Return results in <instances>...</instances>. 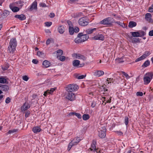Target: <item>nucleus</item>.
I'll list each match as a JSON object with an SVG mask.
<instances>
[{"mask_svg":"<svg viewBox=\"0 0 153 153\" xmlns=\"http://www.w3.org/2000/svg\"><path fill=\"white\" fill-rule=\"evenodd\" d=\"M17 45V43L16 39H11L9 42V45L8 48L9 52L13 53L15 51Z\"/></svg>","mask_w":153,"mask_h":153,"instance_id":"obj_1","label":"nucleus"},{"mask_svg":"<svg viewBox=\"0 0 153 153\" xmlns=\"http://www.w3.org/2000/svg\"><path fill=\"white\" fill-rule=\"evenodd\" d=\"M78 86L75 84H71L68 85L66 87V90L68 92H72L78 90Z\"/></svg>","mask_w":153,"mask_h":153,"instance_id":"obj_2","label":"nucleus"},{"mask_svg":"<svg viewBox=\"0 0 153 153\" xmlns=\"http://www.w3.org/2000/svg\"><path fill=\"white\" fill-rule=\"evenodd\" d=\"M153 76V74L152 73L149 72L146 73L143 78L144 84L147 85L149 84L150 82L151 79H152Z\"/></svg>","mask_w":153,"mask_h":153,"instance_id":"obj_3","label":"nucleus"},{"mask_svg":"<svg viewBox=\"0 0 153 153\" xmlns=\"http://www.w3.org/2000/svg\"><path fill=\"white\" fill-rule=\"evenodd\" d=\"M82 17L80 18H79V19H81L83 18H85V19H86V18H88V19L91 18H91H92L91 17H94V16L91 15H88V17H86V16H84L82 14V13L81 12L76 13L75 14H74V18H78L79 17H82Z\"/></svg>","mask_w":153,"mask_h":153,"instance_id":"obj_4","label":"nucleus"},{"mask_svg":"<svg viewBox=\"0 0 153 153\" xmlns=\"http://www.w3.org/2000/svg\"><path fill=\"white\" fill-rule=\"evenodd\" d=\"M18 4L17 2H14L11 4L9 6L10 8L14 12H17L19 11V7H15V6Z\"/></svg>","mask_w":153,"mask_h":153,"instance_id":"obj_5","label":"nucleus"},{"mask_svg":"<svg viewBox=\"0 0 153 153\" xmlns=\"http://www.w3.org/2000/svg\"><path fill=\"white\" fill-rule=\"evenodd\" d=\"M66 97L71 101H73L75 99V95L72 92H68Z\"/></svg>","mask_w":153,"mask_h":153,"instance_id":"obj_6","label":"nucleus"},{"mask_svg":"<svg viewBox=\"0 0 153 153\" xmlns=\"http://www.w3.org/2000/svg\"><path fill=\"white\" fill-rule=\"evenodd\" d=\"M111 20H102L99 23H97V24H101L104 25H112L113 23V21H111Z\"/></svg>","mask_w":153,"mask_h":153,"instance_id":"obj_7","label":"nucleus"},{"mask_svg":"<svg viewBox=\"0 0 153 153\" xmlns=\"http://www.w3.org/2000/svg\"><path fill=\"white\" fill-rule=\"evenodd\" d=\"M97 144V141L95 140H93L91 144V147L94 149V151L96 152L97 153L100 152L101 151L98 149L96 148V145Z\"/></svg>","mask_w":153,"mask_h":153,"instance_id":"obj_8","label":"nucleus"},{"mask_svg":"<svg viewBox=\"0 0 153 153\" xmlns=\"http://www.w3.org/2000/svg\"><path fill=\"white\" fill-rule=\"evenodd\" d=\"M89 20H79L78 23L80 25L85 26L88 24Z\"/></svg>","mask_w":153,"mask_h":153,"instance_id":"obj_9","label":"nucleus"},{"mask_svg":"<svg viewBox=\"0 0 153 153\" xmlns=\"http://www.w3.org/2000/svg\"><path fill=\"white\" fill-rule=\"evenodd\" d=\"M30 105L28 102H25L21 107V111L23 112L26 111L27 109L30 108Z\"/></svg>","mask_w":153,"mask_h":153,"instance_id":"obj_10","label":"nucleus"},{"mask_svg":"<svg viewBox=\"0 0 153 153\" xmlns=\"http://www.w3.org/2000/svg\"><path fill=\"white\" fill-rule=\"evenodd\" d=\"M37 3L36 1H35L33 3L30 7L29 8L28 10L30 11H31L33 10H37Z\"/></svg>","mask_w":153,"mask_h":153,"instance_id":"obj_11","label":"nucleus"},{"mask_svg":"<svg viewBox=\"0 0 153 153\" xmlns=\"http://www.w3.org/2000/svg\"><path fill=\"white\" fill-rule=\"evenodd\" d=\"M129 38V42L132 43L140 42V40L138 38H133L132 36H130Z\"/></svg>","mask_w":153,"mask_h":153,"instance_id":"obj_12","label":"nucleus"},{"mask_svg":"<svg viewBox=\"0 0 153 153\" xmlns=\"http://www.w3.org/2000/svg\"><path fill=\"white\" fill-rule=\"evenodd\" d=\"M104 74V72L102 71L97 70L94 73V75L96 76L100 77L103 75Z\"/></svg>","mask_w":153,"mask_h":153,"instance_id":"obj_13","label":"nucleus"},{"mask_svg":"<svg viewBox=\"0 0 153 153\" xmlns=\"http://www.w3.org/2000/svg\"><path fill=\"white\" fill-rule=\"evenodd\" d=\"M0 89L4 91H7L9 90V87L7 85L0 84Z\"/></svg>","mask_w":153,"mask_h":153,"instance_id":"obj_14","label":"nucleus"},{"mask_svg":"<svg viewBox=\"0 0 153 153\" xmlns=\"http://www.w3.org/2000/svg\"><path fill=\"white\" fill-rule=\"evenodd\" d=\"M93 39L95 40H99L103 41L104 40V37L102 34H98L93 37Z\"/></svg>","mask_w":153,"mask_h":153,"instance_id":"obj_15","label":"nucleus"},{"mask_svg":"<svg viewBox=\"0 0 153 153\" xmlns=\"http://www.w3.org/2000/svg\"><path fill=\"white\" fill-rule=\"evenodd\" d=\"M41 130L42 129L39 126H35L32 128V131L35 133H37L40 132Z\"/></svg>","mask_w":153,"mask_h":153,"instance_id":"obj_16","label":"nucleus"},{"mask_svg":"<svg viewBox=\"0 0 153 153\" xmlns=\"http://www.w3.org/2000/svg\"><path fill=\"white\" fill-rule=\"evenodd\" d=\"M42 65L43 68H47L50 66L51 63L49 61L45 60L43 62Z\"/></svg>","mask_w":153,"mask_h":153,"instance_id":"obj_17","label":"nucleus"},{"mask_svg":"<svg viewBox=\"0 0 153 153\" xmlns=\"http://www.w3.org/2000/svg\"><path fill=\"white\" fill-rule=\"evenodd\" d=\"M98 136L101 138H104L106 136V132L98 131Z\"/></svg>","mask_w":153,"mask_h":153,"instance_id":"obj_18","label":"nucleus"},{"mask_svg":"<svg viewBox=\"0 0 153 153\" xmlns=\"http://www.w3.org/2000/svg\"><path fill=\"white\" fill-rule=\"evenodd\" d=\"M58 32L60 34H62L65 31V28L62 25H60L58 28Z\"/></svg>","mask_w":153,"mask_h":153,"instance_id":"obj_19","label":"nucleus"},{"mask_svg":"<svg viewBox=\"0 0 153 153\" xmlns=\"http://www.w3.org/2000/svg\"><path fill=\"white\" fill-rule=\"evenodd\" d=\"M9 14V11L7 10H5L1 14V15L3 18L5 19Z\"/></svg>","mask_w":153,"mask_h":153,"instance_id":"obj_20","label":"nucleus"},{"mask_svg":"<svg viewBox=\"0 0 153 153\" xmlns=\"http://www.w3.org/2000/svg\"><path fill=\"white\" fill-rule=\"evenodd\" d=\"M96 28H89L86 30V34H91L94 31L96 30Z\"/></svg>","mask_w":153,"mask_h":153,"instance_id":"obj_21","label":"nucleus"},{"mask_svg":"<svg viewBox=\"0 0 153 153\" xmlns=\"http://www.w3.org/2000/svg\"><path fill=\"white\" fill-rule=\"evenodd\" d=\"M130 33L131 34L132 36L134 37H139L140 36V33L138 31L131 32Z\"/></svg>","mask_w":153,"mask_h":153,"instance_id":"obj_22","label":"nucleus"},{"mask_svg":"<svg viewBox=\"0 0 153 153\" xmlns=\"http://www.w3.org/2000/svg\"><path fill=\"white\" fill-rule=\"evenodd\" d=\"M80 62L79 60H75L73 61V65L75 67L78 68Z\"/></svg>","mask_w":153,"mask_h":153,"instance_id":"obj_23","label":"nucleus"},{"mask_svg":"<svg viewBox=\"0 0 153 153\" xmlns=\"http://www.w3.org/2000/svg\"><path fill=\"white\" fill-rule=\"evenodd\" d=\"M15 17L16 18L19 19H26L25 16L23 14L20 15H15Z\"/></svg>","mask_w":153,"mask_h":153,"instance_id":"obj_24","label":"nucleus"},{"mask_svg":"<svg viewBox=\"0 0 153 153\" xmlns=\"http://www.w3.org/2000/svg\"><path fill=\"white\" fill-rule=\"evenodd\" d=\"M136 23L134 22L131 21L129 22L128 27L130 28H132L136 26Z\"/></svg>","mask_w":153,"mask_h":153,"instance_id":"obj_25","label":"nucleus"},{"mask_svg":"<svg viewBox=\"0 0 153 153\" xmlns=\"http://www.w3.org/2000/svg\"><path fill=\"white\" fill-rule=\"evenodd\" d=\"M78 59H82L83 61H85L86 59V58L84 56L80 54H78Z\"/></svg>","mask_w":153,"mask_h":153,"instance_id":"obj_26","label":"nucleus"},{"mask_svg":"<svg viewBox=\"0 0 153 153\" xmlns=\"http://www.w3.org/2000/svg\"><path fill=\"white\" fill-rule=\"evenodd\" d=\"M82 39V42L87 40L89 38V36L88 34H84L81 37Z\"/></svg>","mask_w":153,"mask_h":153,"instance_id":"obj_27","label":"nucleus"},{"mask_svg":"<svg viewBox=\"0 0 153 153\" xmlns=\"http://www.w3.org/2000/svg\"><path fill=\"white\" fill-rule=\"evenodd\" d=\"M7 82L6 79L3 76H0V83H7Z\"/></svg>","mask_w":153,"mask_h":153,"instance_id":"obj_28","label":"nucleus"},{"mask_svg":"<svg viewBox=\"0 0 153 153\" xmlns=\"http://www.w3.org/2000/svg\"><path fill=\"white\" fill-rule=\"evenodd\" d=\"M150 62L149 60H146L142 65V67H146L149 65Z\"/></svg>","mask_w":153,"mask_h":153,"instance_id":"obj_29","label":"nucleus"},{"mask_svg":"<svg viewBox=\"0 0 153 153\" xmlns=\"http://www.w3.org/2000/svg\"><path fill=\"white\" fill-rule=\"evenodd\" d=\"M81 37H77L74 40V42L76 43H79L82 42Z\"/></svg>","mask_w":153,"mask_h":153,"instance_id":"obj_30","label":"nucleus"},{"mask_svg":"<svg viewBox=\"0 0 153 153\" xmlns=\"http://www.w3.org/2000/svg\"><path fill=\"white\" fill-rule=\"evenodd\" d=\"M82 118L83 120H86L89 119L90 116L88 114H84L82 115Z\"/></svg>","mask_w":153,"mask_h":153,"instance_id":"obj_31","label":"nucleus"},{"mask_svg":"<svg viewBox=\"0 0 153 153\" xmlns=\"http://www.w3.org/2000/svg\"><path fill=\"white\" fill-rule=\"evenodd\" d=\"M69 31L70 35L73 34L74 32L73 26L69 27Z\"/></svg>","mask_w":153,"mask_h":153,"instance_id":"obj_32","label":"nucleus"},{"mask_svg":"<svg viewBox=\"0 0 153 153\" xmlns=\"http://www.w3.org/2000/svg\"><path fill=\"white\" fill-rule=\"evenodd\" d=\"M56 52V55L58 58L59 56H61L62 54L63 53V51L62 50L60 49L57 50Z\"/></svg>","mask_w":153,"mask_h":153,"instance_id":"obj_33","label":"nucleus"},{"mask_svg":"<svg viewBox=\"0 0 153 153\" xmlns=\"http://www.w3.org/2000/svg\"><path fill=\"white\" fill-rule=\"evenodd\" d=\"M114 79L113 78H108L106 80V83H108V84H109L110 83H111V82H114Z\"/></svg>","mask_w":153,"mask_h":153,"instance_id":"obj_34","label":"nucleus"},{"mask_svg":"<svg viewBox=\"0 0 153 153\" xmlns=\"http://www.w3.org/2000/svg\"><path fill=\"white\" fill-rule=\"evenodd\" d=\"M86 76V74H85V75H82L80 76H78V75H77L76 76V78L78 79H84Z\"/></svg>","mask_w":153,"mask_h":153,"instance_id":"obj_35","label":"nucleus"},{"mask_svg":"<svg viewBox=\"0 0 153 153\" xmlns=\"http://www.w3.org/2000/svg\"><path fill=\"white\" fill-rule=\"evenodd\" d=\"M74 140H72L69 143H71V147H73L74 146L77 145L78 143V142H75Z\"/></svg>","mask_w":153,"mask_h":153,"instance_id":"obj_36","label":"nucleus"},{"mask_svg":"<svg viewBox=\"0 0 153 153\" xmlns=\"http://www.w3.org/2000/svg\"><path fill=\"white\" fill-rule=\"evenodd\" d=\"M37 54L38 56L42 57H43L45 56L44 53L42 51H38Z\"/></svg>","mask_w":153,"mask_h":153,"instance_id":"obj_37","label":"nucleus"},{"mask_svg":"<svg viewBox=\"0 0 153 153\" xmlns=\"http://www.w3.org/2000/svg\"><path fill=\"white\" fill-rule=\"evenodd\" d=\"M152 17V15L150 13H147L146 14L145 18L146 19H151Z\"/></svg>","mask_w":153,"mask_h":153,"instance_id":"obj_38","label":"nucleus"},{"mask_svg":"<svg viewBox=\"0 0 153 153\" xmlns=\"http://www.w3.org/2000/svg\"><path fill=\"white\" fill-rule=\"evenodd\" d=\"M18 131V129H14L12 130H10L8 131L7 133L8 134H10L11 133H14L17 132Z\"/></svg>","mask_w":153,"mask_h":153,"instance_id":"obj_39","label":"nucleus"},{"mask_svg":"<svg viewBox=\"0 0 153 153\" xmlns=\"http://www.w3.org/2000/svg\"><path fill=\"white\" fill-rule=\"evenodd\" d=\"M59 59L61 61H63L65 60V57L64 56H59Z\"/></svg>","mask_w":153,"mask_h":153,"instance_id":"obj_40","label":"nucleus"},{"mask_svg":"<svg viewBox=\"0 0 153 153\" xmlns=\"http://www.w3.org/2000/svg\"><path fill=\"white\" fill-rule=\"evenodd\" d=\"M99 131H103L106 132V128L105 126H102L99 128Z\"/></svg>","mask_w":153,"mask_h":153,"instance_id":"obj_41","label":"nucleus"},{"mask_svg":"<svg viewBox=\"0 0 153 153\" xmlns=\"http://www.w3.org/2000/svg\"><path fill=\"white\" fill-rule=\"evenodd\" d=\"M30 111H26L25 112V117L26 118L28 117L29 116V115L30 114Z\"/></svg>","mask_w":153,"mask_h":153,"instance_id":"obj_42","label":"nucleus"},{"mask_svg":"<svg viewBox=\"0 0 153 153\" xmlns=\"http://www.w3.org/2000/svg\"><path fill=\"white\" fill-rule=\"evenodd\" d=\"M45 24L46 26L49 27L52 25V23L51 22H46Z\"/></svg>","mask_w":153,"mask_h":153,"instance_id":"obj_43","label":"nucleus"},{"mask_svg":"<svg viewBox=\"0 0 153 153\" xmlns=\"http://www.w3.org/2000/svg\"><path fill=\"white\" fill-rule=\"evenodd\" d=\"M128 123V117H126L125 119V123L127 126Z\"/></svg>","mask_w":153,"mask_h":153,"instance_id":"obj_44","label":"nucleus"},{"mask_svg":"<svg viewBox=\"0 0 153 153\" xmlns=\"http://www.w3.org/2000/svg\"><path fill=\"white\" fill-rule=\"evenodd\" d=\"M139 32L140 33V37H141L143 36H144L146 34V33L144 32L143 31H140Z\"/></svg>","mask_w":153,"mask_h":153,"instance_id":"obj_45","label":"nucleus"},{"mask_svg":"<svg viewBox=\"0 0 153 153\" xmlns=\"http://www.w3.org/2000/svg\"><path fill=\"white\" fill-rule=\"evenodd\" d=\"M73 140H74L75 142H78V143L81 140V139L79 138V137H76V138H74Z\"/></svg>","mask_w":153,"mask_h":153,"instance_id":"obj_46","label":"nucleus"},{"mask_svg":"<svg viewBox=\"0 0 153 153\" xmlns=\"http://www.w3.org/2000/svg\"><path fill=\"white\" fill-rule=\"evenodd\" d=\"M75 115L79 119H80L82 118V116L79 113L76 112Z\"/></svg>","mask_w":153,"mask_h":153,"instance_id":"obj_47","label":"nucleus"},{"mask_svg":"<svg viewBox=\"0 0 153 153\" xmlns=\"http://www.w3.org/2000/svg\"><path fill=\"white\" fill-rule=\"evenodd\" d=\"M67 23H68V26H69V27H72V26H73V25L72 23V22L70 21L69 20H68L67 21Z\"/></svg>","mask_w":153,"mask_h":153,"instance_id":"obj_48","label":"nucleus"},{"mask_svg":"<svg viewBox=\"0 0 153 153\" xmlns=\"http://www.w3.org/2000/svg\"><path fill=\"white\" fill-rule=\"evenodd\" d=\"M22 79L23 80L27 81L28 80L29 78L27 76L25 75L23 76Z\"/></svg>","mask_w":153,"mask_h":153,"instance_id":"obj_49","label":"nucleus"},{"mask_svg":"<svg viewBox=\"0 0 153 153\" xmlns=\"http://www.w3.org/2000/svg\"><path fill=\"white\" fill-rule=\"evenodd\" d=\"M56 89L55 88H51L50 90H49V92H48V93L49 94H52L53 93V92L54 91H55Z\"/></svg>","mask_w":153,"mask_h":153,"instance_id":"obj_50","label":"nucleus"},{"mask_svg":"<svg viewBox=\"0 0 153 153\" xmlns=\"http://www.w3.org/2000/svg\"><path fill=\"white\" fill-rule=\"evenodd\" d=\"M143 59H144L141 56L139 58H138L137 59H136L135 60V62H137L138 61H141V60H142Z\"/></svg>","mask_w":153,"mask_h":153,"instance_id":"obj_51","label":"nucleus"},{"mask_svg":"<svg viewBox=\"0 0 153 153\" xmlns=\"http://www.w3.org/2000/svg\"><path fill=\"white\" fill-rule=\"evenodd\" d=\"M10 97H7L5 100V102L7 104L9 103L10 102Z\"/></svg>","mask_w":153,"mask_h":153,"instance_id":"obj_52","label":"nucleus"},{"mask_svg":"<svg viewBox=\"0 0 153 153\" xmlns=\"http://www.w3.org/2000/svg\"><path fill=\"white\" fill-rule=\"evenodd\" d=\"M136 94L137 96H142L143 95V93L142 92H137Z\"/></svg>","mask_w":153,"mask_h":153,"instance_id":"obj_53","label":"nucleus"},{"mask_svg":"<svg viewBox=\"0 0 153 153\" xmlns=\"http://www.w3.org/2000/svg\"><path fill=\"white\" fill-rule=\"evenodd\" d=\"M149 11L150 12H153V4L151 7H149Z\"/></svg>","mask_w":153,"mask_h":153,"instance_id":"obj_54","label":"nucleus"},{"mask_svg":"<svg viewBox=\"0 0 153 153\" xmlns=\"http://www.w3.org/2000/svg\"><path fill=\"white\" fill-rule=\"evenodd\" d=\"M39 5L40 6L42 7H47L46 4L44 3H41L39 4Z\"/></svg>","mask_w":153,"mask_h":153,"instance_id":"obj_55","label":"nucleus"},{"mask_svg":"<svg viewBox=\"0 0 153 153\" xmlns=\"http://www.w3.org/2000/svg\"><path fill=\"white\" fill-rule=\"evenodd\" d=\"M74 30V32L75 33H77L79 31V29L78 27H75Z\"/></svg>","mask_w":153,"mask_h":153,"instance_id":"obj_56","label":"nucleus"},{"mask_svg":"<svg viewBox=\"0 0 153 153\" xmlns=\"http://www.w3.org/2000/svg\"><path fill=\"white\" fill-rule=\"evenodd\" d=\"M122 74L124 76H125L127 78H129L128 75L124 72H123Z\"/></svg>","mask_w":153,"mask_h":153,"instance_id":"obj_57","label":"nucleus"},{"mask_svg":"<svg viewBox=\"0 0 153 153\" xmlns=\"http://www.w3.org/2000/svg\"><path fill=\"white\" fill-rule=\"evenodd\" d=\"M32 62L35 64H37L38 63V61L36 59H33Z\"/></svg>","mask_w":153,"mask_h":153,"instance_id":"obj_58","label":"nucleus"},{"mask_svg":"<svg viewBox=\"0 0 153 153\" xmlns=\"http://www.w3.org/2000/svg\"><path fill=\"white\" fill-rule=\"evenodd\" d=\"M51 18H53L55 16L54 13H51L49 15Z\"/></svg>","mask_w":153,"mask_h":153,"instance_id":"obj_59","label":"nucleus"},{"mask_svg":"<svg viewBox=\"0 0 153 153\" xmlns=\"http://www.w3.org/2000/svg\"><path fill=\"white\" fill-rule=\"evenodd\" d=\"M37 95L36 94H33L32 96V100H34L36 99L37 97Z\"/></svg>","mask_w":153,"mask_h":153,"instance_id":"obj_60","label":"nucleus"},{"mask_svg":"<svg viewBox=\"0 0 153 153\" xmlns=\"http://www.w3.org/2000/svg\"><path fill=\"white\" fill-rule=\"evenodd\" d=\"M149 34L150 36H153V30L150 31L149 32Z\"/></svg>","mask_w":153,"mask_h":153,"instance_id":"obj_61","label":"nucleus"},{"mask_svg":"<svg viewBox=\"0 0 153 153\" xmlns=\"http://www.w3.org/2000/svg\"><path fill=\"white\" fill-rule=\"evenodd\" d=\"M111 97L109 99V100H107L106 101V102H105V103L104 104V105H105L107 103H110L111 102Z\"/></svg>","mask_w":153,"mask_h":153,"instance_id":"obj_62","label":"nucleus"},{"mask_svg":"<svg viewBox=\"0 0 153 153\" xmlns=\"http://www.w3.org/2000/svg\"><path fill=\"white\" fill-rule=\"evenodd\" d=\"M51 42V40L49 39H48L46 41V44L47 45H48L49 44H50Z\"/></svg>","mask_w":153,"mask_h":153,"instance_id":"obj_63","label":"nucleus"},{"mask_svg":"<svg viewBox=\"0 0 153 153\" xmlns=\"http://www.w3.org/2000/svg\"><path fill=\"white\" fill-rule=\"evenodd\" d=\"M72 148L71 146V143H69L68 145L67 150L68 151L70 150L71 148Z\"/></svg>","mask_w":153,"mask_h":153,"instance_id":"obj_64","label":"nucleus"}]
</instances>
